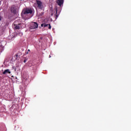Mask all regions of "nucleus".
I'll use <instances>...</instances> for the list:
<instances>
[{"label": "nucleus", "mask_w": 131, "mask_h": 131, "mask_svg": "<svg viewBox=\"0 0 131 131\" xmlns=\"http://www.w3.org/2000/svg\"><path fill=\"white\" fill-rule=\"evenodd\" d=\"M10 11L11 13L16 15V14H17V7L15 6V5L12 6L10 8Z\"/></svg>", "instance_id": "1"}, {"label": "nucleus", "mask_w": 131, "mask_h": 131, "mask_svg": "<svg viewBox=\"0 0 131 131\" xmlns=\"http://www.w3.org/2000/svg\"><path fill=\"white\" fill-rule=\"evenodd\" d=\"M36 4L37 5V8L40 10H42L43 6H42V3L40 1L36 0Z\"/></svg>", "instance_id": "3"}, {"label": "nucleus", "mask_w": 131, "mask_h": 131, "mask_svg": "<svg viewBox=\"0 0 131 131\" xmlns=\"http://www.w3.org/2000/svg\"><path fill=\"white\" fill-rule=\"evenodd\" d=\"M32 12L33 11L31 9H26L21 14L25 16V15H27V14H32Z\"/></svg>", "instance_id": "4"}, {"label": "nucleus", "mask_w": 131, "mask_h": 131, "mask_svg": "<svg viewBox=\"0 0 131 131\" xmlns=\"http://www.w3.org/2000/svg\"><path fill=\"white\" fill-rule=\"evenodd\" d=\"M55 11H56V14H57V12L58 11V9L56 8Z\"/></svg>", "instance_id": "13"}, {"label": "nucleus", "mask_w": 131, "mask_h": 131, "mask_svg": "<svg viewBox=\"0 0 131 131\" xmlns=\"http://www.w3.org/2000/svg\"><path fill=\"white\" fill-rule=\"evenodd\" d=\"M49 26V29H51L52 28V26H51V24H45L44 27H48Z\"/></svg>", "instance_id": "8"}, {"label": "nucleus", "mask_w": 131, "mask_h": 131, "mask_svg": "<svg viewBox=\"0 0 131 131\" xmlns=\"http://www.w3.org/2000/svg\"><path fill=\"white\" fill-rule=\"evenodd\" d=\"M38 24L36 22H33L31 24V29H36V28H38Z\"/></svg>", "instance_id": "2"}, {"label": "nucleus", "mask_w": 131, "mask_h": 131, "mask_svg": "<svg viewBox=\"0 0 131 131\" xmlns=\"http://www.w3.org/2000/svg\"><path fill=\"white\" fill-rule=\"evenodd\" d=\"M27 54H28V52H27Z\"/></svg>", "instance_id": "17"}, {"label": "nucleus", "mask_w": 131, "mask_h": 131, "mask_svg": "<svg viewBox=\"0 0 131 131\" xmlns=\"http://www.w3.org/2000/svg\"><path fill=\"white\" fill-rule=\"evenodd\" d=\"M56 17H58V16H57V15H56Z\"/></svg>", "instance_id": "16"}, {"label": "nucleus", "mask_w": 131, "mask_h": 131, "mask_svg": "<svg viewBox=\"0 0 131 131\" xmlns=\"http://www.w3.org/2000/svg\"><path fill=\"white\" fill-rule=\"evenodd\" d=\"M56 3L59 7H61L64 4V0H57Z\"/></svg>", "instance_id": "5"}, {"label": "nucleus", "mask_w": 131, "mask_h": 131, "mask_svg": "<svg viewBox=\"0 0 131 131\" xmlns=\"http://www.w3.org/2000/svg\"><path fill=\"white\" fill-rule=\"evenodd\" d=\"M6 73H8L9 74H11V71H10V70H9V69L5 70L3 72V74H6Z\"/></svg>", "instance_id": "7"}, {"label": "nucleus", "mask_w": 131, "mask_h": 131, "mask_svg": "<svg viewBox=\"0 0 131 131\" xmlns=\"http://www.w3.org/2000/svg\"><path fill=\"white\" fill-rule=\"evenodd\" d=\"M27 61V59H25V60H24V63H26Z\"/></svg>", "instance_id": "12"}, {"label": "nucleus", "mask_w": 131, "mask_h": 131, "mask_svg": "<svg viewBox=\"0 0 131 131\" xmlns=\"http://www.w3.org/2000/svg\"><path fill=\"white\" fill-rule=\"evenodd\" d=\"M43 26H45V25L43 24H41V27H43Z\"/></svg>", "instance_id": "11"}, {"label": "nucleus", "mask_w": 131, "mask_h": 131, "mask_svg": "<svg viewBox=\"0 0 131 131\" xmlns=\"http://www.w3.org/2000/svg\"><path fill=\"white\" fill-rule=\"evenodd\" d=\"M1 20H2V18H1V16H0V21H1Z\"/></svg>", "instance_id": "15"}, {"label": "nucleus", "mask_w": 131, "mask_h": 131, "mask_svg": "<svg viewBox=\"0 0 131 131\" xmlns=\"http://www.w3.org/2000/svg\"><path fill=\"white\" fill-rule=\"evenodd\" d=\"M14 57L15 58L16 60H18V58H19V55H18V53H16L15 55H14Z\"/></svg>", "instance_id": "9"}, {"label": "nucleus", "mask_w": 131, "mask_h": 131, "mask_svg": "<svg viewBox=\"0 0 131 131\" xmlns=\"http://www.w3.org/2000/svg\"><path fill=\"white\" fill-rule=\"evenodd\" d=\"M12 69H13V70H14V71H16V68L15 67H12Z\"/></svg>", "instance_id": "10"}, {"label": "nucleus", "mask_w": 131, "mask_h": 131, "mask_svg": "<svg viewBox=\"0 0 131 131\" xmlns=\"http://www.w3.org/2000/svg\"><path fill=\"white\" fill-rule=\"evenodd\" d=\"M28 52H30V50H28Z\"/></svg>", "instance_id": "14"}, {"label": "nucleus", "mask_w": 131, "mask_h": 131, "mask_svg": "<svg viewBox=\"0 0 131 131\" xmlns=\"http://www.w3.org/2000/svg\"><path fill=\"white\" fill-rule=\"evenodd\" d=\"M21 25L22 24H18V25H14L15 29H20V27H21Z\"/></svg>", "instance_id": "6"}]
</instances>
